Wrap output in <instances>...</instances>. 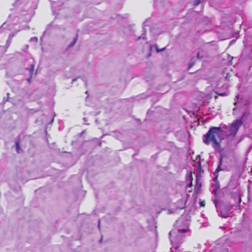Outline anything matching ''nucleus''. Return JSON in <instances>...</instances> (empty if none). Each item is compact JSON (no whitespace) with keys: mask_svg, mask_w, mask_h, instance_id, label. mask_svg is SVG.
Wrapping results in <instances>:
<instances>
[{"mask_svg":"<svg viewBox=\"0 0 252 252\" xmlns=\"http://www.w3.org/2000/svg\"><path fill=\"white\" fill-rule=\"evenodd\" d=\"M223 131L221 127L211 126L208 132L203 135V142L206 145L212 144L215 150L220 148V144L224 139Z\"/></svg>","mask_w":252,"mask_h":252,"instance_id":"nucleus-1","label":"nucleus"},{"mask_svg":"<svg viewBox=\"0 0 252 252\" xmlns=\"http://www.w3.org/2000/svg\"><path fill=\"white\" fill-rule=\"evenodd\" d=\"M244 115L245 114H243L240 119H237L235 121L231 124L228 128V131L230 132V135L232 136L233 137L236 136L239 128L243 125V119L244 117Z\"/></svg>","mask_w":252,"mask_h":252,"instance_id":"nucleus-2","label":"nucleus"},{"mask_svg":"<svg viewBox=\"0 0 252 252\" xmlns=\"http://www.w3.org/2000/svg\"><path fill=\"white\" fill-rule=\"evenodd\" d=\"M204 172L201 164L199 163L197 166V173L196 175V180L198 182V180L201 177V174Z\"/></svg>","mask_w":252,"mask_h":252,"instance_id":"nucleus-3","label":"nucleus"},{"mask_svg":"<svg viewBox=\"0 0 252 252\" xmlns=\"http://www.w3.org/2000/svg\"><path fill=\"white\" fill-rule=\"evenodd\" d=\"M26 69L28 70L30 72V75L33 76L34 74H36V72H34V65L32 64L31 65L30 67L27 68Z\"/></svg>","mask_w":252,"mask_h":252,"instance_id":"nucleus-4","label":"nucleus"},{"mask_svg":"<svg viewBox=\"0 0 252 252\" xmlns=\"http://www.w3.org/2000/svg\"><path fill=\"white\" fill-rule=\"evenodd\" d=\"M16 151L18 153H20L22 152V150L20 146V140H18L16 143Z\"/></svg>","mask_w":252,"mask_h":252,"instance_id":"nucleus-5","label":"nucleus"},{"mask_svg":"<svg viewBox=\"0 0 252 252\" xmlns=\"http://www.w3.org/2000/svg\"><path fill=\"white\" fill-rule=\"evenodd\" d=\"M203 0H194V5L195 6H196V5H198L199 4H200L201 3V2L202 1H203Z\"/></svg>","mask_w":252,"mask_h":252,"instance_id":"nucleus-6","label":"nucleus"},{"mask_svg":"<svg viewBox=\"0 0 252 252\" xmlns=\"http://www.w3.org/2000/svg\"><path fill=\"white\" fill-rule=\"evenodd\" d=\"M216 94L219 95V96H225L227 95V94L225 93H216Z\"/></svg>","mask_w":252,"mask_h":252,"instance_id":"nucleus-7","label":"nucleus"},{"mask_svg":"<svg viewBox=\"0 0 252 252\" xmlns=\"http://www.w3.org/2000/svg\"><path fill=\"white\" fill-rule=\"evenodd\" d=\"M188 231L187 229H180L178 230V231L181 233H185Z\"/></svg>","mask_w":252,"mask_h":252,"instance_id":"nucleus-8","label":"nucleus"},{"mask_svg":"<svg viewBox=\"0 0 252 252\" xmlns=\"http://www.w3.org/2000/svg\"><path fill=\"white\" fill-rule=\"evenodd\" d=\"M200 207H204L205 206V202L204 201H201L199 202Z\"/></svg>","mask_w":252,"mask_h":252,"instance_id":"nucleus-9","label":"nucleus"},{"mask_svg":"<svg viewBox=\"0 0 252 252\" xmlns=\"http://www.w3.org/2000/svg\"><path fill=\"white\" fill-rule=\"evenodd\" d=\"M77 38L76 37L74 40L73 41H72V42L71 43V44L69 45V46H73L75 43L77 41Z\"/></svg>","mask_w":252,"mask_h":252,"instance_id":"nucleus-10","label":"nucleus"},{"mask_svg":"<svg viewBox=\"0 0 252 252\" xmlns=\"http://www.w3.org/2000/svg\"><path fill=\"white\" fill-rule=\"evenodd\" d=\"M165 49V47H164V48H162V49H159L157 48V52H158H158H161V51H162L164 50Z\"/></svg>","mask_w":252,"mask_h":252,"instance_id":"nucleus-11","label":"nucleus"},{"mask_svg":"<svg viewBox=\"0 0 252 252\" xmlns=\"http://www.w3.org/2000/svg\"><path fill=\"white\" fill-rule=\"evenodd\" d=\"M222 170V169H221L220 167V165L217 168L216 170V172H219L220 171Z\"/></svg>","mask_w":252,"mask_h":252,"instance_id":"nucleus-12","label":"nucleus"},{"mask_svg":"<svg viewBox=\"0 0 252 252\" xmlns=\"http://www.w3.org/2000/svg\"><path fill=\"white\" fill-rule=\"evenodd\" d=\"M192 180H193V178H192V177H191L190 183L189 184H188L187 186L188 188H190L192 186Z\"/></svg>","mask_w":252,"mask_h":252,"instance_id":"nucleus-13","label":"nucleus"},{"mask_svg":"<svg viewBox=\"0 0 252 252\" xmlns=\"http://www.w3.org/2000/svg\"><path fill=\"white\" fill-rule=\"evenodd\" d=\"M32 76L30 75V77L27 79V81L29 82V84H31V79Z\"/></svg>","mask_w":252,"mask_h":252,"instance_id":"nucleus-14","label":"nucleus"},{"mask_svg":"<svg viewBox=\"0 0 252 252\" xmlns=\"http://www.w3.org/2000/svg\"><path fill=\"white\" fill-rule=\"evenodd\" d=\"M193 65H194V63H190L189 65V69H190V68H191Z\"/></svg>","mask_w":252,"mask_h":252,"instance_id":"nucleus-15","label":"nucleus"},{"mask_svg":"<svg viewBox=\"0 0 252 252\" xmlns=\"http://www.w3.org/2000/svg\"><path fill=\"white\" fill-rule=\"evenodd\" d=\"M32 39L37 40V38L36 37H32L31 38V40H32Z\"/></svg>","mask_w":252,"mask_h":252,"instance_id":"nucleus-16","label":"nucleus"},{"mask_svg":"<svg viewBox=\"0 0 252 252\" xmlns=\"http://www.w3.org/2000/svg\"><path fill=\"white\" fill-rule=\"evenodd\" d=\"M241 201H242L241 198L240 196H239V203H241Z\"/></svg>","mask_w":252,"mask_h":252,"instance_id":"nucleus-17","label":"nucleus"},{"mask_svg":"<svg viewBox=\"0 0 252 252\" xmlns=\"http://www.w3.org/2000/svg\"><path fill=\"white\" fill-rule=\"evenodd\" d=\"M217 98H218V96H215V99H217Z\"/></svg>","mask_w":252,"mask_h":252,"instance_id":"nucleus-18","label":"nucleus"},{"mask_svg":"<svg viewBox=\"0 0 252 252\" xmlns=\"http://www.w3.org/2000/svg\"><path fill=\"white\" fill-rule=\"evenodd\" d=\"M199 53H198V54H197V57H198V58H199Z\"/></svg>","mask_w":252,"mask_h":252,"instance_id":"nucleus-19","label":"nucleus"},{"mask_svg":"<svg viewBox=\"0 0 252 252\" xmlns=\"http://www.w3.org/2000/svg\"><path fill=\"white\" fill-rule=\"evenodd\" d=\"M236 104L237 103L236 102L234 103V105H236Z\"/></svg>","mask_w":252,"mask_h":252,"instance_id":"nucleus-20","label":"nucleus"}]
</instances>
